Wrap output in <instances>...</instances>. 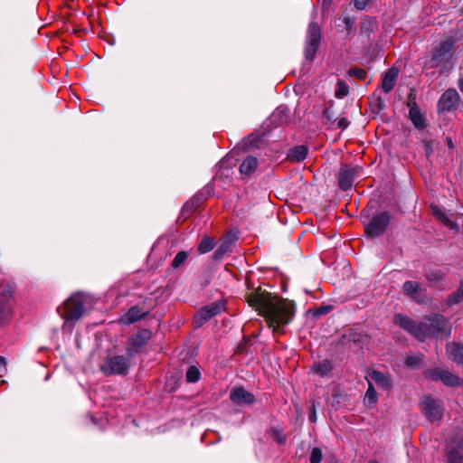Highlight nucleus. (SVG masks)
<instances>
[{
	"label": "nucleus",
	"instance_id": "nucleus-31",
	"mask_svg": "<svg viewBox=\"0 0 463 463\" xmlns=\"http://www.w3.org/2000/svg\"><path fill=\"white\" fill-rule=\"evenodd\" d=\"M348 91H349V88L346 85V83L345 81L339 80L336 84V90H335V96L337 99H342L348 94Z\"/></svg>",
	"mask_w": 463,
	"mask_h": 463
},
{
	"label": "nucleus",
	"instance_id": "nucleus-4",
	"mask_svg": "<svg viewBox=\"0 0 463 463\" xmlns=\"http://www.w3.org/2000/svg\"><path fill=\"white\" fill-rule=\"evenodd\" d=\"M84 297L81 294L72 295L63 305L61 317L66 321H75L84 313Z\"/></svg>",
	"mask_w": 463,
	"mask_h": 463
},
{
	"label": "nucleus",
	"instance_id": "nucleus-30",
	"mask_svg": "<svg viewBox=\"0 0 463 463\" xmlns=\"http://www.w3.org/2000/svg\"><path fill=\"white\" fill-rule=\"evenodd\" d=\"M200 375L201 373L199 369L196 366L192 365L186 372V381L188 383H196L200 379Z\"/></svg>",
	"mask_w": 463,
	"mask_h": 463
},
{
	"label": "nucleus",
	"instance_id": "nucleus-46",
	"mask_svg": "<svg viewBox=\"0 0 463 463\" xmlns=\"http://www.w3.org/2000/svg\"><path fill=\"white\" fill-rule=\"evenodd\" d=\"M309 420L311 422H315L317 420V414H316V411H315V408L312 409L310 414H309Z\"/></svg>",
	"mask_w": 463,
	"mask_h": 463
},
{
	"label": "nucleus",
	"instance_id": "nucleus-7",
	"mask_svg": "<svg viewBox=\"0 0 463 463\" xmlns=\"http://www.w3.org/2000/svg\"><path fill=\"white\" fill-rule=\"evenodd\" d=\"M391 215L388 212H383L373 217L365 226V232L371 237H378L383 234L390 223Z\"/></svg>",
	"mask_w": 463,
	"mask_h": 463
},
{
	"label": "nucleus",
	"instance_id": "nucleus-1",
	"mask_svg": "<svg viewBox=\"0 0 463 463\" xmlns=\"http://www.w3.org/2000/svg\"><path fill=\"white\" fill-rule=\"evenodd\" d=\"M248 303L265 317L273 333L281 331L294 317L295 304L270 293L257 290L249 295Z\"/></svg>",
	"mask_w": 463,
	"mask_h": 463
},
{
	"label": "nucleus",
	"instance_id": "nucleus-13",
	"mask_svg": "<svg viewBox=\"0 0 463 463\" xmlns=\"http://www.w3.org/2000/svg\"><path fill=\"white\" fill-rule=\"evenodd\" d=\"M230 399L238 405H249L254 402V395L242 387L232 388L230 392Z\"/></svg>",
	"mask_w": 463,
	"mask_h": 463
},
{
	"label": "nucleus",
	"instance_id": "nucleus-24",
	"mask_svg": "<svg viewBox=\"0 0 463 463\" xmlns=\"http://www.w3.org/2000/svg\"><path fill=\"white\" fill-rule=\"evenodd\" d=\"M258 166V160L254 156H247L240 166V172L241 175H250L252 174Z\"/></svg>",
	"mask_w": 463,
	"mask_h": 463
},
{
	"label": "nucleus",
	"instance_id": "nucleus-28",
	"mask_svg": "<svg viewBox=\"0 0 463 463\" xmlns=\"http://www.w3.org/2000/svg\"><path fill=\"white\" fill-rule=\"evenodd\" d=\"M189 257L188 251H179L171 262V267L175 269L181 268Z\"/></svg>",
	"mask_w": 463,
	"mask_h": 463
},
{
	"label": "nucleus",
	"instance_id": "nucleus-50",
	"mask_svg": "<svg viewBox=\"0 0 463 463\" xmlns=\"http://www.w3.org/2000/svg\"><path fill=\"white\" fill-rule=\"evenodd\" d=\"M458 88L463 92V79L458 80Z\"/></svg>",
	"mask_w": 463,
	"mask_h": 463
},
{
	"label": "nucleus",
	"instance_id": "nucleus-9",
	"mask_svg": "<svg viewBox=\"0 0 463 463\" xmlns=\"http://www.w3.org/2000/svg\"><path fill=\"white\" fill-rule=\"evenodd\" d=\"M427 375L429 378L434 381H441L445 385L448 386L454 387L463 384V380L448 370L433 368L428 371Z\"/></svg>",
	"mask_w": 463,
	"mask_h": 463
},
{
	"label": "nucleus",
	"instance_id": "nucleus-32",
	"mask_svg": "<svg viewBox=\"0 0 463 463\" xmlns=\"http://www.w3.org/2000/svg\"><path fill=\"white\" fill-rule=\"evenodd\" d=\"M448 463H463V456L458 449H451L448 455Z\"/></svg>",
	"mask_w": 463,
	"mask_h": 463
},
{
	"label": "nucleus",
	"instance_id": "nucleus-15",
	"mask_svg": "<svg viewBox=\"0 0 463 463\" xmlns=\"http://www.w3.org/2000/svg\"><path fill=\"white\" fill-rule=\"evenodd\" d=\"M151 337V332L147 329L138 331L131 338L129 352L138 353L146 345Z\"/></svg>",
	"mask_w": 463,
	"mask_h": 463
},
{
	"label": "nucleus",
	"instance_id": "nucleus-39",
	"mask_svg": "<svg viewBox=\"0 0 463 463\" xmlns=\"http://www.w3.org/2000/svg\"><path fill=\"white\" fill-rule=\"evenodd\" d=\"M199 204H200V199H199V197H198V196H195V197H194V198H193L191 201L187 202V203L184 204V209H191V210H193V209H194V208L198 207V206H199Z\"/></svg>",
	"mask_w": 463,
	"mask_h": 463
},
{
	"label": "nucleus",
	"instance_id": "nucleus-19",
	"mask_svg": "<svg viewBox=\"0 0 463 463\" xmlns=\"http://www.w3.org/2000/svg\"><path fill=\"white\" fill-rule=\"evenodd\" d=\"M369 375V381L374 382L379 387L384 390H389L392 387V382L388 375L378 371H373Z\"/></svg>",
	"mask_w": 463,
	"mask_h": 463
},
{
	"label": "nucleus",
	"instance_id": "nucleus-20",
	"mask_svg": "<svg viewBox=\"0 0 463 463\" xmlns=\"http://www.w3.org/2000/svg\"><path fill=\"white\" fill-rule=\"evenodd\" d=\"M308 149L306 146H297L291 148L288 153V159L290 162H301L307 156Z\"/></svg>",
	"mask_w": 463,
	"mask_h": 463
},
{
	"label": "nucleus",
	"instance_id": "nucleus-54",
	"mask_svg": "<svg viewBox=\"0 0 463 463\" xmlns=\"http://www.w3.org/2000/svg\"><path fill=\"white\" fill-rule=\"evenodd\" d=\"M369 463H377V461H375V460H373V461H371V462H369Z\"/></svg>",
	"mask_w": 463,
	"mask_h": 463
},
{
	"label": "nucleus",
	"instance_id": "nucleus-49",
	"mask_svg": "<svg viewBox=\"0 0 463 463\" xmlns=\"http://www.w3.org/2000/svg\"><path fill=\"white\" fill-rule=\"evenodd\" d=\"M344 22L346 25V28L348 29L351 26L350 19L346 17V18H345Z\"/></svg>",
	"mask_w": 463,
	"mask_h": 463
},
{
	"label": "nucleus",
	"instance_id": "nucleus-37",
	"mask_svg": "<svg viewBox=\"0 0 463 463\" xmlns=\"http://www.w3.org/2000/svg\"><path fill=\"white\" fill-rule=\"evenodd\" d=\"M462 300H463V295L458 289L455 293L451 294L448 299L449 305L458 304Z\"/></svg>",
	"mask_w": 463,
	"mask_h": 463
},
{
	"label": "nucleus",
	"instance_id": "nucleus-14",
	"mask_svg": "<svg viewBox=\"0 0 463 463\" xmlns=\"http://www.w3.org/2000/svg\"><path fill=\"white\" fill-rule=\"evenodd\" d=\"M402 292L405 296L410 297L418 303L422 302L424 299V297L421 294V288L420 283L417 281H405L402 286Z\"/></svg>",
	"mask_w": 463,
	"mask_h": 463
},
{
	"label": "nucleus",
	"instance_id": "nucleus-36",
	"mask_svg": "<svg viewBox=\"0 0 463 463\" xmlns=\"http://www.w3.org/2000/svg\"><path fill=\"white\" fill-rule=\"evenodd\" d=\"M349 75L354 76L357 79L363 80L366 77V71L360 68H351L348 71Z\"/></svg>",
	"mask_w": 463,
	"mask_h": 463
},
{
	"label": "nucleus",
	"instance_id": "nucleus-25",
	"mask_svg": "<svg viewBox=\"0 0 463 463\" xmlns=\"http://www.w3.org/2000/svg\"><path fill=\"white\" fill-rule=\"evenodd\" d=\"M409 117L416 128H422L424 127V118L420 109L415 104L411 107Z\"/></svg>",
	"mask_w": 463,
	"mask_h": 463
},
{
	"label": "nucleus",
	"instance_id": "nucleus-11",
	"mask_svg": "<svg viewBox=\"0 0 463 463\" xmlns=\"http://www.w3.org/2000/svg\"><path fill=\"white\" fill-rule=\"evenodd\" d=\"M222 306L219 303H212L209 306H206L203 308H201L195 315H194V323L196 326H201L204 323H206L208 320H210L213 317L219 314Z\"/></svg>",
	"mask_w": 463,
	"mask_h": 463
},
{
	"label": "nucleus",
	"instance_id": "nucleus-55",
	"mask_svg": "<svg viewBox=\"0 0 463 463\" xmlns=\"http://www.w3.org/2000/svg\"><path fill=\"white\" fill-rule=\"evenodd\" d=\"M461 13L463 14V8L461 9Z\"/></svg>",
	"mask_w": 463,
	"mask_h": 463
},
{
	"label": "nucleus",
	"instance_id": "nucleus-10",
	"mask_svg": "<svg viewBox=\"0 0 463 463\" xmlns=\"http://www.w3.org/2000/svg\"><path fill=\"white\" fill-rule=\"evenodd\" d=\"M13 289L10 286L0 292V325L12 316Z\"/></svg>",
	"mask_w": 463,
	"mask_h": 463
},
{
	"label": "nucleus",
	"instance_id": "nucleus-48",
	"mask_svg": "<svg viewBox=\"0 0 463 463\" xmlns=\"http://www.w3.org/2000/svg\"><path fill=\"white\" fill-rule=\"evenodd\" d=\"M285 110H287V108H281V107H280V108H278V109H276V111L272 114V117H273V118H275V117H277V115H279V114H280V113L284 112Z\"/></svg>",
	"mask_w": 463,
	"mask_h": 463
},
{
	"label": "nucleus",
	"instance_id": "nucleus-42",
	"mask_svg": "<svg viewBox=\"0 0 463 463\" xmlns=\"http://www.w3.org/2000/svg\"><path fill=\"white\" fill-rule=\"evenodd\" d=\"M330 310H331V307H330V306H327V307H318V308L316 310L315 315H317V316L324 315V314L328 313Z\"/></svg>",
	"mask_w": 463,
	"mask_h": 463
},
{
	"label": "nucleus",
	"instance_id": "nucleus-21",
	"mask_svg": "<svg viewBox=\"0 0 463 463\" xmlns=\"http://www.w3.org/2000/svg\"><path fill=\"white\" fill-rule=\"evenodd\" d=\"M432 214L438 218L444 225H446L450 230L458 231V227L456 222L451 221L448 215L442 212L438 206L432 205L431 206Z\"/></svg>",
	"mask_w": 463,
	"mask_h": 463
},
{
	"label": "nucleus",
	"instance_id": "nucleus-16",
	"mask_svg": "<svg viewBox=\"0 0 463 463\" xmlns=\"http://www.w3.org/2000/svg\"><path fill=\"white\" fill-rule=\"evenodd\" d=\"M355 170L351 167H343L338 176L339 186L342 190L346 191L352 187L354 183Z\"/></svg>",
	"mask_w": 463,
	"mask_h": 463
},
{
	"label": "nucleus",
	"instance_id": "nucleus-38",
	"mask_svg": "<svg viewBox=\"0 0 463 463\" xmlns=\"http://www.w3.org/2000/svg\"><path fill=\"white\" fill-rule=\"evenodd\" d=\"M420 362L421 358L420 356H409L406 359V364L411 368H416Z\"/></svg>",
	"mask_w": 463,
	"mask_h": 463
},
{
	"label": "nucleus",
	"instance_id": "nucleus-53",
	"mask_svg": "<svg viewBox=\"0 0 463 463\" xmlns=\"http://www.w3.org/2000/svg\"><path fill=\"white\" fill-rule=\"evenodd\" d=\"M448 144H449V146H452V142H451L450 139L449 140Z\"/></svg>",
	"mask_w": 463,
	"mask_h": 463
},
{
	"label": "nucleus",
	"instance_id": "nucleus-3",
	"mask_svg": "<svg viewBox=\"0 0 463 463\" xmlns=\"http://www.w3.org/2000/svg\"><path fill=\"white\" fill-rule=\"evenodd\" d=\"M454 61V41L445 39L433 45L430 58L425 61L424 69L439 68V73L449 72Z\"/></svg>",
	"mask_w": 463,
	"mask_h": 463
},
{
	"label": "nucleus",
	"instance_id": "nucleus-33",
	"mask_svg": "<svg viewBox=\"0 0 463 463\" xmlns=\"http://www.w3.org/2000/svg\"><path fill=\"white\" fill-rule=\"evenodd\" d=\"M271 435L274 440L279 444H283L286 442V435L283 433V431L278 428H273L271 430Z\"/></svg>",
	"mask_w": 463,
	"mask_h": 463
},
{
	"label": "nucleus",
	"instance_id": "nucleus-41",
	"mask_svg": "<svg viewBox=\"0 0 463 463\" xmlns=\"http://www.w3.org/2000/svg\"><path fill=\"white\" fill-rule=\"evenodd\" d=\"M354 6L359 9V10H363L365 8V6L367 5V4L371 1V0H354Z\"/></svg>",
	"mask_w": 463,
	"mask_h": 463
},
{
	"label": "nucleus",
	"instance_id": "nucleus-23",
	"mask_svg": "<svg viewBox=\"0 0 463 463\" xmlns=\"http://www.w3.org/2000/svg\"><path fill=\"white\" fill-rule=\"evenodd\" d=\"M235 235L229 234L214 252L215 259H222L223 255L231 251L232 243L235 241Z\"/></svg>",
	"mask_w": 463,
	"mask_h": 463
},
{
	"label": "nucleus",
	"instance_id": "nucleus-47",
	"mask_svg": "<svg viewBox=\"0 0 463 463\" xmlns=\"http://www.w3.org/2000/svg\"><path fill=\"white\" fill-rule=\"evenodd\" d=\"M332 2L333 0H322V8L324 10L328 8L331 5Z\"/></svg>",
	"mask_w": 463,
	"mask_h": 463
},
{
	"label": "nucleus",
	"instance_id": "nucleus-17",
	"mask_svg": "<svg viewBox=\"0 0 463 463\" xmlns=\"http://www.w3.org/2000/svg\"><path fill=\"white\" fill-rule=\"evenodd\" d=\"M398 75L399 70L397 68H391L384 73L382 88L385 93H389L394 88Z\"/></svg>",
	"mask_w": 463,
	"mask_h": 463
},
{
	"label": "nucleus",
	"instance_id": "nucleus-18",
	"mask_svg": "<svg viewBox=\"0 0 463 463\" xmlns=\"http://www.w3.org/2000/svg\"><path fill=\"white\" fill-rule=\"evenodd\" d=\"M146 312L142 311L138 307H132L124 316H122L119 321L125 325H130L143 317L146 316Z\"/></svg>",
	"mask_w": 463,
	"mask_h": 463
},
{
	"label": "nucleus",
	"instance_id": "nucleus-12",
	"mask_svg": "<svg viewBox=\"0 0 463 463\" xmlns=\"http://www.w3.org/2000/svg\"><path fill=\"white\" fill-rule=\"evenodd\" d=\"M459 100L458 93L454 89L447 90L440 97L438 107L440 111H449L456 108Z\"/></svg>",
	"mask_w": 463,
	"mask_h": 463
},
{
	"label": "nucleus",
	"instance_id": "nucleus-2",
	"mask_svg": "<svg viewBox=\"0 0 463 463\" xmlns=\"http://www.w3.org/2000/svg\"><path fill=\"white\" fill-rule=\"evenodd\" d=\"M393 322L413 335L420 341L447 335V320L439 314L424 317L420 322H416L407 316L397 314Z\"/></svg>",
	"mask_w": 463,
	"mask_h": 463
},
{
	"label": "nucleus",
	"instance_id": "nucleus-51",
	"mask_svg": "<svg viewBox=\"0 0 463 463\" xmlns=\"http://www.w3.org/2000/svg\"><path fill=\"white\" fill-rule=\"evenodd\" d=\"M458 290L462 293L463 295V282L460 284V287L458 288Z\"/></svg>",
	"mask_w": 463,
	"mask_h": 463
},
{
	"label": "nucleus",
	"instance_id": "nucleus-44",
	"mask_svg": "<svg viewBox=\"0 0 463 463\" xmlns=\"http://www.w3.org/2000/svg\"><path fill=\"white\" fill-rule=\"evenodd\" d=\"M373 24H374V21L372 19L364 20L361 24V29L364 30H369V26H371Z\"/></svg>",
	"mask_w": 463,
	"mask_h": 463
},
{
	"label": "nucleus",
	"instance_id": "nucleus-40",
	"mask_svg": "<svg viewBox=\"0 0 463 463\" xmlns=\"http://www.w3.org/2000/svg\"><path fill=\"white\" fill-rule=\"evenodd\" d=\"M323 114H324V117L326 118V120L333 125V122H334V120H335V118L334 117L335 115H334V111L332 110V109L326 108L324 110Z\"/></svg>",
	"mask_w": 463,
	"mask_h": 463
},
{
	"label": "nucleus",
	"instance_id": "nucleus-8",
	"mask_svg": "<svg viewBox=\"0 0 463 463\" xmlns=\"http://www.w3.org/2000/svg\"><path fill=\"white\" fill-rule=\"evenodd\" d=\"M421 411L430 422L439 421L443 414V408L439 402L430 396H425L421 400Z\"/></svg>",
	"mask_w": 463,
	"mask_h": 463
},
{
	"label": "nucleus",
	"instance_id": "nucleus-29",
	"mask_svg": "<svg viewBox=\"0 0 463 463\" xmlns=\"http://www.w3.org/2000/svg\"><path fill=\"white\" fill-rule=\"evenodd\" d=\"M213 240L209 237H204L199 244L198 250L200 253L204 254L211 251L213 249Z\"/></svg>",
	"mask_w": 463,
	"mask_h": 463
},
{
	"label": "nucleus",
	"instance_id": "nucleus-22",
	"mask_svg": "<svg viewBox=\"0 0 463 463\" xmlns=\"http://www.w3.org/2000/svg\"><path fill=\"white\" fill-rule=\"evenodd\" d=\"M447 353L450 359L463 364V345L455 343L448 345Z\"/></svg>",
	"mask_w": 463,
	"mask_h": 463
},
{
	"label": "nucleus",
	"instance_id": "nucleus-45",
	"mask_svg": "<svg viewBox=\"0 0 463 463\" xmlns=\"http://www.w3.org/2000/svg\"><path fill=\"white\" fill-rule=\"evenodd\" d=\"M6 371V364L4 357L0 356V377L3 376V373Z\"/></svg>",
	"mask_w": 463,
	"mask_h": 463
},
{
	"label": "nucleus",
	"instance_id": "nucleus-35",
	"mask_svg": "<svg viewBox=\"0 0 463 463\" xmlns=\"http://www.w3.org/2000/svg\"><path fill=\"white\" fill-rule=\"evenodd\" d=\"M349 124L350 122L348 121V119L343 117L340 118H335V120H334L333 122L332 128L345 129L349 126Z\"/></svg>",
	"mask_w": 463,
	"mask_h": 463
},
{
	"label": "nucleus",
	"instance_id": "nucleus-43",
	"mask_svg": "<svg viewBox=\"0 0 463 463\" xmlns=\"http://www.w3.org/2000/svg\"><path fill=\"white\" fill-rule=\"evenodd\" d=\"M373 24H374V21L372 19L364 20L361 24V29L364 30H369V26H371Z\"/></svg>",
	"mask_w": 463,
	"mask_h": 463
},
{
	"label": "nucleus",
	"instance_id": "nucleus-34",
	"mask_svg": "<svg viewBox=\"0 0 463 463\" xmlns=\"http://www.w3.org/2000/svg\"><path fill=\"white\" fill-rule=\"evenodd\" d=\"M323 458V454L320 449L314 448L310 455V463H320Z\"/></svg>",
	"mask_w": 463,
	"mask_h": 463
},
{
	"label": "nucleus",
	"instance_id": "nucleus-6",
	"mask_svg": "<svg viewBox=\"0 0 463 463\" xmlns=\"http://www.w3.org/2000/svg\"><path fill=\"white\" fill-rule=\"evenodd\" d=\"M321 39V30L317 24L310 23L307 32L305 56L311 61L315 57Z\"/></svg>",
	"mask_w": 463,
	"mask_h": 463
},
{
	"label": "nucleus",
	"instance_id": "nucleus-52",
	"mask_svg": "<svg viewBox=\"0 0 463 463\" xmlns=\"http://www.w3.org/2000/svg\"><path fill=\"white\" fill-rule=\"evenodd\" d=\"M459 447L463 449V436H462V439L459 441Z\"/></svg>",
	"mask_w": 463,
	"mask_h": 463
},
{
	"label": "nucleus",
	"instance_id": "nucleus-27",
	"mask_svg": "<svg viewBox=\"0 0 463 463\" xmlns=\"http://www.w3.org/2000/svg\"><path fill=\"white\" fill-rule=\"evenodd\" d=\"M332 369L333 365L328 360H324L314 366V372L321 376L328 374Z\"/></svg>",
	"mask_w": 463,
	"mask_h": 463
},
{
	"label": "nucleus",
	"instance_id": "nucleus-5",
	"mask_svg": "<svg viewBox=\"0 0 463 463\" xmlns=\"http://www.w3.org/2000/svg\"><path fill=\"white\" fill-rule=\"evenodd\" d=\"M130 366V361L125 355H114L108 357L101 364L100 370L105 375L128 373Z\"/></svg>",
	"mask_w": 463,
	"mask_h": 463
},
{
	"label": "nucleus",
	"instance_id": "nucleus-26",
	"mask_svg": "<svg viewBox=\"0 0 463 463\" xmlns=\"http://www.w3.org/2000/svg\"><path fill=\"white\" fill-rule=\"evenodd\" d=\"M364 402V404L370 408L374 406L377 402V393L371 381H368V389L365 392Z\"/></svg>",
	"mask_w": 463,
	"mask_h": 463
}]
</instances>
